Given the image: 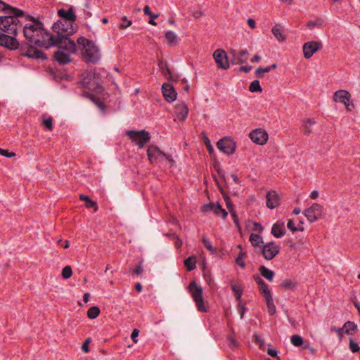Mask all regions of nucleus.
Masks as SVG:
<instances>
[{"label": "nucleus", "instance_id": "f257e3e1", "mask_svg": "<svg viewBox=\"0 0 360 360\" xmlns=\"http://www.w3.org/2000/svg\"><path fill=\"white\" fill-rule=\"evenodd\" d=\"M32 23H26L23 27V34L27 42L22 44L21 49L26 53L25 56L35 59L45 60L46 55L37 47L49 49L57 46L58 49L75 53L77 44L70 35L53 34L44 28L43 23L34 18H31Z\"/></svg>", "mask_w": 360, "mask_h": 360}, {"label": "nucleus", "instance_id": "f03ea898", "mask_svg": "<svg viewBox=\"0 0 360 360\" xmlns=\"http://www.w3.org/2000/svg\"><path fill=\"white\" fill-rule=\"evenodd\" d=\"M0 11L6 15L0 16V30L4 32L15 36L18 29L22 26L18 18H25L32 22V16L25 15L24 12L16 8H13L0 0Z\"/></svg>", "mask_w": 360, "mask_h": 360}, {"label": "nucleus", "instance_id": "7ed1b4c3", "mask_svg": "<svg viewBox=\"0 0 360 360\" xmlns=\"http://www.w3.org/2000/svg\"><path fill=\"white\" fill-rule=\"evenodd\" d=\"M79 47L82 48V55L88 63H97L101 58L100 51L91 40L80 37L77 40Z\"/></svg>", "mask_w": 360, "mask_h": 360}, {"label": "nucleus", "instance_id": "20e7f679", "mask_svg": "<svg viewBox=\"0 0 360 360\" xmlns=\"http://www.w3.org/2000/svg\"><path fill=\"white\" fill-rule=\"evenodd\" d=\"M188 291L195 303L198 311L207 312V309L205 305L202 297V288L198 286L195 281H193L188 287Z\"/></svg>", "mask_w": 360, "mask_h": 360}, {"label": "nucleus", "instance_id": "39448f33", "mask_svg": "<svg viewBox=\"0 0 360 360\" xmlns=\"http://www.w3.org/2000/svg\"><path fill=\"white\" fill-rule=\"evenodd\" d=\"M126 135L139 148H143L148 142H150L151 136L150 133L144 129L140 131L127 130Z\"/></svg>", "mask_w": 360, "mask_h": 360}, {"label": "nucleus", "instance_id": "423d86ee", "mask_svg": "<svg viewBox=\"0 0 360 360\" xmlns=\"http://www.w3.org/2000/svg\"><path fill=\"white\" fill-rule=\"evenodd\" d=\"M22 43L21 44H22ZM0 46L7 48L9 50H16L18 48L21 49V46L20 45L18 41L14 37L9 35H7L1 32H0ZM22 54L25 56L23 53H26V50L23 51L20 49Z\"/></svg>", "mask_w": 360, "mask_h": 360}, {"label": "nucleus", "instance_id": "0eeeda50", "mask_svg": "<svg viewBox=\"0 0 360 360\" xmlns=\"http://www.w3.org/2000/svg\"><path fill=\"white\" fill-rule=\"evenodd\" d=\"M65 22L64 20H58L53 25L52 29L56 33V34L72 35L75 32L73 23L68 22L65 23Z\"/></svg>", "mask_w": 360, "mask_h": 360}, {"label": "nucleus", "instance_id": "6e6552de", "mask_svg": "<svg viewBox=\"0 0 360 360\" xmlns=\"http://www.w3.org/2000/svg\"><path fill=\"white\" fill-rule=\"evenodd\" d=\"M217 148L226 155H232L235 153L236 146L233 139L229 136L219 139L217 143Z\"/></svg>", "mask_w": 360, "mask_h": 360}, {"label": "nucleus", "instance_id": "1a4fd4ad", "mask_svg": "<svg viewBox=\"0 0 360 360\" xmlns=\"http://www.w3.org/2000/svg\"><path fill=\"white\" fill-rule=\"evenodd\" d=\"M147 155L150 164L155 165L164 160L165 153L155 145H150L148 147Z\"/></svg>", "mask_w": 360, "mask_h": 360}, {"label": "nucleus", "instance_id": "9d476101", "mask_svg": "<svg viewBox=\"0 0 360 360\" xmlns=\"http://www.w3.org/2000/svg\"><path fill=\"white\" fill-rule=\"evenodd\" d=\"M304 214L310 222H314L322 217L323 207L318 203H314L304 210Z\"/></svg>", "mask_w": 360, "mask_h": 360}, {"label": "nucleus", "instance_id": "9b49d317", "mask_svg": "<svg viewBox=\"0 0 360 360\" xmlns=\"http://www.w3.org/2000/svg\"><path fill=\"white\" fill-rule=\"evenodd\" d=\"M213 58L218 68L227 70L229 68V63L226 52L222 49H217L213 53Z\"/></svg>", "mask_w": 360, "mask_h": 360}, {"label": "nucleus", "instance_id": "f8f14e48", "mask_svg": "<svg viewBox=\"0 0 360 360\" xmlns=\"http://www.w3.org/2000/svg\"><path fill=\"white\" fill-rule=\"evenodd\" d=\"M322 48V44L321 41H311L304 44L303 45V53L304 57L306 59L310 58L314 53Z\"/></svg>", "mask_w": 360, "mask_h": 360}, {"label": "nucleus", "instance_id": "ddd939ff", "mask_svg": "<svg viewBox=\"0 0 360 360\" xmlns=\"http://www.w3.org/2000/svg\"><path fill=\"white\" fill-rule=\"evenodd\" d=\"M249 137L254 143L264 145L268 140V134L262 129H256L249 134Z\"/></svg>", "mask_w": 360, "mask_h": 360}, {"label": "nucleus", "instance_id": "4468645a", "mask_svg": "<svg viewBox=\"0 0 360 360\" xmlns=\"http://www.w3.org/2000/svg\"><path fill=\"white\" fill-rule=\"evenodd\" d=\"M162 92L165 100L172 103L176 99L177 94L173 86L169 83H164L162 86Z\"/></svg>", "mask_w": 360, "mask_h": 360}, {"label": "nucleus", "instance_id": "2eb2a0df", "mask_svg": "<svg viewBox=\"0 0 360 360\" xmlns=\"http://www.w3.org/2000/svg\"><path fill=\"white\" fill-rule=\"evenodd\" d=\"M58 15L61 18L60 20L65 21L70 23H74L77 20V16L73 11V8L70 7L68 10L60 8L58 11Z\"/></svg>", "mask_w": 360, "mask_h": 360}, {"label": "nucleus", "instance_id": "dca6fc26", "mask_svg": "<svg viewBox=\"0 0 360 360\" xmlns=\"http://www.w3.org/2000/svg\"><path fill=\"white\" fill-rule=\"evenodd\" d=\"M174 112L180 122H184L188 114V108L184 103L176 104L174 107Z\"/></svg>", "mask_w": 360, "mask_h": 360}, {"label": "nucleus", "instance_id": "f3484780", "mask_svg": "<svg viewBox=\"0 0 360 360\" xmlns=\"http://www.w3.org/2000/svg\"><path fill=\"white\" fill-rule=\"evenodd\" d=\"M254 279L257 284L259 285V290L261 294L263 295L264 300L271 297L269 287L267 284L263 281V279L261 278L258 275H255Z\"/></svg>", "mask_w": 360, "mask_h": 360}, {"label": "nucleus", "instance_id": "a211bd4d", "mask_svg": "<svg viewBox=\"0 0 360 360\" xmlns=\"http://www.w3.org/2000/svg\"><path fill=\"white\" fill-rule=\"evenodd\" d=\"M70 54L67 51L58 49L53 54V58L60 65H66L70 62Z\"/></svg>", "mask_w": 360, "mask_h": 360}, {"label": "nucleus", "instance_id": "6ab92c4d", "mask_svg": "<svg viewBox=\"0 0 360 360\" xmlns=\"http://www.w3.org/2000/svg\"><path fill=\"white\" fill-rule=\"evenodd\" d=\"M252 246L258 247V248H271V245H274L273 242L266 243V244H263V240L262 237L257 234L252 233L250 236L249 238Z\"/></svg>", "mask_w": 360, "mask_h": 360}, {"label": "nucleus", "instance_id": "aec40b11", "mask_svg": "<svg viewBox=\"0 0 360 360\" xmlns=\"http://www.w3.org/2000/svg\"><path fill=\"white\" fill-rule=\"evenodd\" d=\"M271 233L276 238H281L285 233V222L282 220H278L271 228Z\"/></svg>", "mask_w": 360, "mask_h": 360}, {"label": "nucleus", "instance_id": "412c9836", "mask_svg": "<svg viewBox=\"0 0 360 360\" xmlns=\"http://www.w3.org/2000/svg\"><path fill=\"white\" fill-rule=\"evenodd\" d=\"M266 206L270 209L276 207L279 204V197L276 191H269L266 195Z\"/></svg>", "mask_w": 360, "mask_h": 360}, {"label": "nucleus", "instance_id": "4be33fe9", "mask_svg": "<svg viewBox=\"0 0 360 360\" xmlns=\"http://www.w3.org/2000/svg\"><path fill=\"white\" fill-rule=\"evenodd\" d=\"M351 98L350 94L346 90H338L335 92L333 100L335 102H339L345 104L349 101Z\"/></svg>", "mask_w": 360, "mask_h": 360}, {"label": "nucleus", "instance_id": "5701e85b", "mask_svg": "<svg viewBox=\"0 0 360 360\" xmlns=\"http://www.w3.org/2000/svg\"><path fill=\"white\" fill-rule=\"evenodd\" d=\"M158 66L161 70L162 75H164L167 79L175 82L177 81V77L173 76L172 71L167 63L161 60L158 63Z\"/></svg>", "mask_w": 360, "mask_h": 360}, {"label": "nucleus", "instance_id": "b1692460", "mask_svg": "<svg viewBox=\"0 0 360 360\" xmlns=\"http://www.w3.org/2000/svg\"><path fill=\"white\" fill-rule=\"evenodd\" d=\"M231 53L233 54L237 64L246 63L248 59L249 53L247 50H242L238 53L236 51H231Z\"/></svg>", "mask_w": 360, "mask_h": 360}, {"label": "nucleus", "instance_id": "393cba45", "mask_svg": "<svg viewBox=\"0 0 360 360\" xmlns=\"http://www.w3.org/2000/svg\"><path fill=\"white\" fill-rule=\"evenodd\" d=\"M165 37L169 46H176L179 44L178 37L173 31H167Z\"/></svg>", "mask_w": 360, "mask_h": 360}, {"label": "nucleus", "instance_id": "a878e982", "mask_svg": "<svg viewBox=\"0 0 360 360\" xmlns=\"http://www.w3.org/2000/svg\"><path fill=\"white\" fill-rule=\"evenodd\" d=\"M214 179H215L216 184H217L219 191L223 194L224 200L226 202V207L228 208V210L231 212V210H233V203H232V202L231 200V198H230V197L229 195H227L226 194H224V189H223L222 186L219 184V183L218 180L217 179V178L214 177Z\"/></svg>", "mask_w": 360, "mask_h": 360}, {"label": "nucleus", "instance_id": "bb28decb", "mask_svg": "<svg viewBox=\"0 0 360 360\" xmlns=\"http://www.w3.org/2000/svg\"><path fill=\"white\" fill-rule=\"evenodd\" d=\"M342 328L344 330V332L346 334L349 335H354V333L356 330L357 326L354 322L347 321L344 324Z\"/></svg>", "mask_w": 360, "mask_h": 360}, {"label": "nucleus", "instance_id": "cd10ccee", "mask_svg": "<svg viewBox=\"0 0 360 360\" xmlns=\"http://www.w3.org/2000/svg\"><path fill=\"white\" fill-rule=\"evenodd\" d=\"M259 250L267 260L273 259L278 253V249H259Z\"/></svg>", "mask_w": 360, "mask_h": 360}, {"label": "nucleus", "instance_id": "c85d7f7f", "mask_svg": "<svg viewBox=\"0 0 360 360\" xmlns=\"http://www.w3.org/2000/svg\"><path fill=\"white\" fill-rule=\"evenodd\" d=\"M272 34L279 41H283L285 39V37L283 33L281 27L278 25H276L271 29Z\"/></svg>", "mask_w": 360, "mask_h": 360}, {"label": "nucleus", "instance_id": "c756f323", "mask_svg": "<svg viewBox=\"0 0 360 360\" xmlns=\"http://www.w3.org/2000/svg\"><path fill=\"white\" fill-rule=\"evenodd\" d=\"M143 13L145 15H148L150 19L148 20V23L152 25H157V23L155 22V19L158 18V14L153 13L150 11V8L149 6L146 5L143 8Z\"/></svg>", "mask_w": 360, "mask_h": 360}, {"label": "nucleus", "instance_id": "7c9ffc66", "mask_svg": "<svg viewBox=\"0 0 360 360\" xmlns=\"http://www.w3.org/2000/svg\"><path fill=\"white\" fill-rule=\"evenodd\" d=\"M259 271L261 275L264 277L266 279L271 281L274 276V272L272 270L267 269L264 266H261L259 269Z\"/></svg>", "mask_w": 360, "mask_h": 360}, {"label": "nucleus", "instance_id": "2f4dec72", "mask_svg": "<svg viewBox=\"0 0 360 360\" xmlns=\"http://www.w3.org/2000/svg\"><path fill=\"white\" fill-rule=\"evenodd\" d=\"M213 212L217 215L221 217L222 219H226L228 216V212L222 208L221 205H219L218 202L215 204V206L214 207Z\"/></svg>", "mask_w": 360, "mask_h": 360}, {"label": "nucleus", "instance_id": "473e14b6", "mask_svg": "<svg viewBox=\"0 0 360 360\" xmlns=\"http://www.w3.org/2000/svg\"><path fill=\"white\" fill-rule=\"evenodd\" d=\"M231 290L234 292L236 299L239 302L241 301V297L243 292V288L240 285L231 284Z\"/></svg>", "mask_w": 360, "mask_h": 360}, {"label": "nucleus", "instance_id": "72a5a7b5", "mask_svg": "<svg viewBox=\"0 0 360 360\" xmlns=\"http://www.w3.org/2000/svg\"><path fill=\"white\" fill-rule=\"evenodd\" d=\"M42 124L49 131L53 130V118L47 115H42Z\"/></svg>", "mask_w": 360, "mask_h": 360}, {"label": "nucleus", "instance_id": "f704fd0d", "mask_svg": "<svg viewBox=\"0 0 360 360\" xmlns=\"http://www.w3.org/2000/svg\"><path fill=\"white\" fill-rule=\"evenodd\" d=\"M314 123H315V121L312 119H308L307 120H306L304 122V124L302 125V128H303V131L305 134H309L310 133H311V131H312L311 127Z\"/></svg>", "mask_w": 360, "mask_h": 360}, {"label": "nucleus", "instance_id": "c9c22d12", "mask_svg": "<svg viewBox=\"0 0 360 360\" xmlns=\"http://www.w3.org/2000/svg\"><path fill=\"white\" fill-rule=\"evenodd\" d=\"M165 236L169 238V240L174 241L176 248L181 247L182 241L176 233H165Z\"/></svg>", "mask_w": 360, "mask_h": 360}, {"label": "nucleus", "instance_id": "e433bc0d", "mask_svg": "<svg viewBox=\"0 0 360 360\" xmlns=\"http://www.w3.org/2000/svg\"><path fill=\"white\" fill-rule=\"evenodd\" d=\"M195 263V258L194 257H189L184 262L188 271L193 270L196 267Z\"/></svg>", "mask_w": 360, "mask_h": 360}, {"label": "nucleus", "instance_id": "4c0bfd02", "mask_svg": "<svg viewBox=\"0 0 360 360\" xmlns=\"http://www.w3.org/2000/svg\"><path fill=\"white\" fill-rule=\"evenodd\" d=\"M281 285L286 290H294L296 288L297 283L290 279H285L282 281Z\"/></svg>", "mask_w": 360, "mask_h": 360}, {"label": "nucleus", "instance_id": "58836bf2", "mask_svg": "<svg viewBox=\"0 0 360 360\" xmlns=\"http://www.w3.org/2000/svg\"><path fill=\"white\" fill-rule=\"evenodd\" d=\"M100 314V309L98 307H91L87 311V316L89 319H94Z\"/></svg>", "mask_w": 360, "mask_h": 360}, {"label": "nucleus", "instance_id": "ea45409f", "mask_svg": "<svg viewBox=\"0 0 360 360\" xmlns=\"http://www.w3.org/2000/svg\"><path fill=\"white\" fill-rule=\"evenodd\" d=\"M249 91L250 92H261L262 91V89L260 86L259 81H252L249 86Z\"/></svg>", "mask_w": 360, "mask_h": 360}, {"label": "nucleus", "instance_id": "a19ab883", "mask_svg": "<svg viewBox=\"0 0 360 360\" xmlns=\"http://www.w3.org/2000/svg\"><path fill=\"white\" fill-rule=\"evenodd\" d=\"M247 257V254L245 252L240 251L238 254V257L236 258V263L242 268L245 267V264L244 262V259Z\"/></svg>", "mask_w": 360, "mask_h": 360}, {"label": "nucleus", "instance_id": "79ce46f5", "mask_svg": "<svg viewBox=\"0 0 360 360\" xmlns=\"http://www.w3.org/2000/svg\"><path fill=\"white\" fill-rule=\"evenodd\" d=\"M290 341L295 347H300L303 344V338L298 335H293L290 338Z\"/></svg>", "mask_w": 360, "mask_h": 360}, {"label": "nucleus", "instance_id": "37998d69", "mask_svg": "<svg viewBox=\"0 0 360 360\" xmlns=\"http://www.w3.org/2000/svg\"><path fill=\"white\" fill-rule=\"evenodd\" d=\"M269 314L274 315L276 313V307L274 304L272 297L265 299Z\"/></svg>", "mask_w": 360, "mask_h": 360}, {"label": "nucleus", "instance_id": "c03bdc74", "mask_svg": "<svg viewBox=\"0 0 360 360\" xmlns=\"http://www.w3.org/2000/svg\"><path fill=\"white\" fill-rule=\"evenodd\" d=\"M287 227L292 232H295L296 231H304L303 226H300V225L295 226L292 219H288V221L287 223Z\"/></svg>", "mask_w": 360, "mask_h": 360}, {"label": "nucleus", "instance_id": "a18cd8bd", "mask_svg": "<svg viewBox=\"0 0 360 360\" xmlns=\"http://www.w3.org/2000/svg\"><path fill=\"white\" fill-rule=\"evenodd\" d=\"M72 275V271L70 266H65L62 270V276L64 279L70 278Z\"/></svg>", "mask_w": 360, "mask_h": 360}, {"label": "nucleus", "instance_id": "49530a36", "mask_svg": "<svg viewBox=\"0 0 360 360\" xmlns=\"http://www.w3.org/2000/svg\"><path fill=\"white\" fill-rule=\"evenodd\" d=\"M215 206V203L214 202H210L208 204L203 205L200 210L202 212L207 213L210 212H213L214 207Z\"/></svg>", "mask_w": 360, "mask_h": 360}, {"label": "nucleus", "instance_id": "de8ad7c7", "mask_svg": "<svg viewBox=\"0 0 360 360\" xmlns=\"http://www.w3.org/2000/svg\"><path fill=\"white\" fill-rule=\"evenodd\" d=\"M349 349L353 353L359 352H360V347L359 345L354 342L352 338L349 339Z\"/></svg>", "mask_w": 360, "mask_h": 360}, {"label": "nucleus", "instance_id": "09e8293b", "mask_svg": "<svg viewBox=\"0 0 360 360\" xmlns=\"http://www.w3.org/2000/svg\"><path fill=\"white\" fill-rule=\"evenodd\" d=\"M85 73L82 74L81 75V79L79 81V83L81 85L84 87L89 88V86L90 84L91 78H88L85 77Z\"/></svg>", "mask_w": 360, "mask_h": 360}, {"label": "nucleus", "instance_id": "8fccbe9b", "mask_svg": "<svg viewBox=\"0 0 360 360\" xmlns=\"http://www.w3.org/2000/svg\"><path fill=\"white\" fill-rule=\"evenodd\" d=\"M253 340L257 344L259 345L260 349H264V341L262 336L257 334H255L253 335Z\"/></svg>", "mask_w": 360, "mask_h": 360}, {"label": "nucleus", "instance_id": "3c124183", "mask_svg": "<svg viewBox=\"0 0 360 360\" xmlns=\"http://www.w3.org/2000/svg\"><path fill=\"white\" fill-rule=\"evenodd\" d=\"M270 72V68L268 67L265 68H258L255 71L256 77L261 78L262 77V73H266Z\"/></svg>", "mask_w": 360, "mask_h": 360}, {"label": "nucleus", "instance_id": "603ef678", "mask_svg": "<svg viewBox=\"0 0 360 360\" xmlns=\"http://www.w3.org/2000/svg\"><path fill=\"white\" fill-rule=\"evenodd\" d=\"M85 206L86 208H93L94 212H96L98 209V205L96 201L92 200L89 198V200L85 203Z\"/></svg>", "mask_w": 360, "mask_h": 360}, {"label": "nucleus", "instance_id": "864d4df0", "mask_svg": "<svg viewBox=\"0 0 360 360\" xmlns=\"http://www.w3.org/2000/svg\"><path fill=\"white\" fill-rule=\"evenodd\" d=\"M330 331L336 333L340 341H341L342 340L343 333H344V330L342 328H338L333 326V327L330 328Z\"/></svg>", "mask_w": 360, "mask_h": 360}, {"label": "nucleus", "instance_id": "5fc2aeb1", "mask_svg": "<svg viewBox=\"0 0 360 360\" xmlns=\"http://www.w3.org/2000/svg\"><path fill=\"white\" fill-rule=\"evenodd\" d=\"M227 341H228L229 346L231 348H236L239 346V344L237 342V340H236L234 339V338L232 337L231 335H229L227 338Z\"/></svg>", "mask_w": 360, "mask_h": 360}, {"label": "nucleus", "instance_id": "6e6d98bb", "mask_svg": "<svg viewBox=\"0 0 360 360\" xmlns=\"http://www.w3.org/2000/svg\"><path fill=\"white\" fill-rule=\"evenodd\" d=\"M132 24L131 20H127L126 17L122 18V23L120 25V29H126Z\"/></svg>", "mask_w": 360, "mask_h": 360}, {"label": "nucleus", "instance_id": "4d7b16f0", "mask_svg": "<svg viewBox=\"0 0 360 360\" xmlns=\"http://www.w3.org/2000/svg\"><path fill=\"white\" fill-rule=\"evenodd\" d=\"M143 271V260H141L139 265L132 270V273L136 275H140Z\"/></svg>", "mask_w": 360, "mask_h": 360}, {"label": "nucleus", "instance_id": "13d9d810", "mask_svg": "<svg viewBox=\"0 0 360 360\" xmlns=\"http://www.w3.org/2000/svg\"><path fill=\"white\" fill-rule=\"evenodd\" d=\"M252 230L255 232L260 233L263 231V226L258 222H253Z\"/></svg>", "mask_w": 360, "mask_h": 360}, {"label": "nucleus", "instance_id": "bf43d9fd", "mask_svg": "<svg viewBox=\"0 0 360 360\" xmlns=\"http://www.w3.org/2000/svg\"><path fill=\"white\" fill-rule=\"evenodd\" d=\"M231 217H232V218H233V222H234L235 225H236L238 229H240L239 220H238V216H237L236 212L235 210H231Z\"/></svg>", "mask_w": 360, "mask_h": 360}, {"label": "nucleus", "instance_id": "052dcab7", "mask_svg": "<svg viewBox=\"0 0 360 360\" xmlns=\"http://www.w3.org/2000/svg\"><path fill=\"white\" fill-rule=\"evenodd\" d=\"M0 154L6 158H12L15 156V153L13 152H9L7 150L0 148Z\"/></svg>", "mask_w": 360, "mask_h": 360}, {"label": "nucleus", "instance_id": "680f3d73", "mask_svg": "<svg viewBox=\"0 0 360 360\" xmlns=\"http://www.w3.org/2000/svg\"><path fill=\"white\" fill-rule=\"evenodd\" d=\"M238 310H239V312L240 314V318L242 319L243 317V315H244V313L245 311V306L242 302V300L238 302Z\"/></svg>", "mask_w": 360, "mask_h": 360}, {"label": "nucleus", "instance_id": "e2e57ef3", "mask_svg": "<svg viewBox=\"0 0 360 360\" xmlns=\"http://www.w3.org/2000/svg\"><path fill=\"white\" fill-rule=\"evenodd\" d=\"M139 330L138 329H134L131 334V338L132 339L134 343L138 342L137 337L139 336Z\"/></svg>", "mask_w": 360, "mask_h": 360}, {"label": "nucleus", "instance_id": "0e129e2a", "mask_svg": "<svg viewBox=\"0 0 360 360\" xmlns=\"http://www.w3.org/2000/svg\"><path fill=\"white\" fill-rule=\"evenodd\" d=\"M266 352L271 356L277 357L278 359H279V357L278 356V352L276 349L269 347L266 350Z\"/></svg>", "mask_w": 360, "mask_h": 360}, {"label": "nucleus", "instance_id": "69168bd1", "mask_svg": "<svg viewBox=\"0 0 360 360\" xmlns=\"http://www.w3.org/2000/svg\"><path fill=\"white\" fill-rule=\"evenodd\" d=\"M90 341V338H87L82 345V349L86 353L89 351V344Z\"/></svg>", "mask_w": 360, "mask_h": 360}, {"label": "nucleus", "instance_id": "338daca9", "mask_svg": "<svg viewBox=\"0 0 360 360\" xmlns=\"http://www.w3.org/2000/svg\"><path fill=\"white\" fill-rule=\"evenodd\" d=\"M344 105H345L347 110L349 111H352L354 108V105L351 99Z\"/></svg>", "mask_w": 360, "mask_h": 360}, {"label": "nucleus", "instance_id": "774afa93", "mask_svg": "<svg viewBox=\"0 0 360 360\" xmlns=\"http://www.w3.org/2000/svg\"><path fill=\"white\" fill-rule=\"evenodd\" d=\"M58 243L59 245H60V248H69L68 241L66 240H63L60 239L58 240Z\"/></svg>", "mask_w": 360, "mask_h": 360}]
</instances>
